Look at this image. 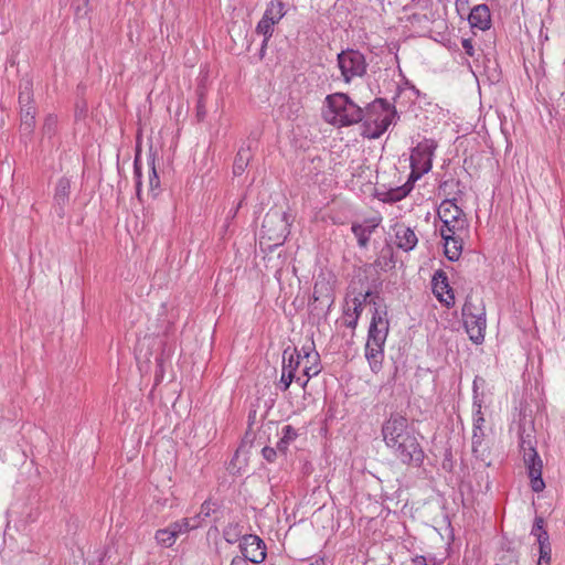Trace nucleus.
<instances>
[{
	"mask_svg": "<svg viewBox=\"0 0 565 565\" xmlns=\"http://www.w3.org/2000/svg\"><path fill=\"white\" fill-rule=\"evenodd\" d=\"M382 436L385 446L403 465L419 467L424 462L425 452L406 417L391 415L382 425Z\"/></svg>",
	"mask_w": 565,
	"mask_h": 565,
	"instance_id": "1",
	"label": "nucleus"
},
{
	"mask_svg": "<svg viewBox=\"0 0 565 565\" xmlns=\"http://www.w3.org/2000/svg\"><path fill=\"white\" fill-rule=\"evenodd\" d=\"M437 216L441 222L439 233L444 241L445 256L456 262L462 253L463 236L469 227L466 214L455 200L447 199L438 206Z\"/></svg>",
	"mask_w": 565,
	"mask_h": 565,
	"instance_id": "2",
	"label": "nucleus"
},
{
	"mask_svg": "<svg viewBox=\"0 0 565 565\" xmlns=\"http://www.w3.org/2000/svg\"><path fill=\"white\" fill-rule=\"evenodd\" d=\"M374 311L369 327L367 341L365 344V358L370 369L374 373H379L382 369L384 359V345L390 330L386 309L376 307L373 302Z\"/></svg>",
	"mask_w": 565,
	"mask_h": 565,
	"instance_id": "3",
	"label": "nucleus"
},
{
	"mask_svg": "<svg viewBox=\"0 0 565 565\" xmlns=\"http://www.w3.org/2000/svg\"><path fill=\"white\" fill-rule=\"evenodd\" d=\"M323 118L333 126L347 127L362 121L364 110L347 94L335 93L326 97Z\"/></svg>",
	"mask_w": 565,
	"mask_h": 565,
	"instance_id": "4",
	"label": "nucleus"
},
{
	"mask_svg": "<svg viewBox=\"0 0 565 565\" xmlns=\"http://www.w3.org/2000/svg\"><path fill=\"white\" fill-rule=\"evenodd\" d=\"M396 116L395 107L385 99L379 98L364 110V137L380 138L392 125Z\"/></svg>",
	"mask_w": 565,
	"mask_h": 565,
	"instance_id": "5",
	"label": "nucleus"
},
{
	"mask_svg": "<svg viewBox=\"0 0 565 565\" xmlns=\"http://www.w3.org/2000/svg\"><path fill=\"white\" fill-rule=\"evenodd\" d=\"M291 222L288 213L270 210L263 220L260 239H266L273 246L284 244L290 233Z\"/></svg>",
	"mask_w": 565,
	"mask_h": 565,
	"instance_id": "6",
	"label": "nucleus"
},
{
	"mask_svg": "<svg viewBox=\"0 0 565 565\" xmlns=\"http://www.w3.org/2000/svg\"><path fill=\"white\" fill-rule=\"evenodd\" d=\"M462 319L469 339L476 344L482 343L487 328L484 308L476 306L471 298H467L462 307Z\"/></svg>",
	"mask_w": 565,
	"mask_h": 565,
	"instance_id": "7",
	"label": "nucleus"
},
{
	"mask_svg": "<svg viewBox=\"0 0 565 565\" xmlns=\"http://www.w3.org/2000/svg\"><path fill=\"white\" fill-rule=\"evenodd\" d=\"M437 142L434 139H424L412 149L411 153V173L412 181L419 180L428 173L433 167V158Z\"/></svg>",
	"mask_w": 565,
	"mask_h": 565,
	"instance_id": "8",
	"label": "nucleus"
},
{
	"mask_svg": "<svg viewBox=\"0 0 565 565\" xmlns=\"http://www.w3.org/2000/svg\"><path fill=\"white\" fill-rule=\"evenodd\" d=\"M338 67L342 79L349 84L356 77L366 73L367 63L363 53L358 50L347 49L337 56Z\"/></svg>",
	"mask_w": 565,
	"mask_h": 565,
	"instance_id": "9",
	"label": "nucleus"
},
{
	"mask_svg": "<svg viewBox=\"0 0 565 565\" xmlns=\"http://www.w3.org/2000/svg\"><path fill=\"white\" fill-rule=\"evenodd\" d=\"M239 550L243 557L254 564L263 563L267 555L264 541L255 534H245L239 542Z\"/></svg>",
	"mask_w": 565,
	"mask_h": 565,
	"instance_id": "10",
	"label": "nucleus"
},
{
	"mask_svg": "<svg viewBox=\"0 0 565 565\" xmlns=\"http://www.w3.org/2000/svg\"><path fill=\"white\" fill-rule=\"evenodd\" d=\"M70 179L66 177L58 179L54 190L52 211L60 220H63L66 216L67 207L70 204Z\"/></svg>",
	"mask_w": 565,
	"mask_h": 565,
	"instance_id": "11",
	"label": "nucleus"
},
{
	"mask_svg": "<svg viewBox=\"0 0 565 565\" xmlns=\"http://www.w3.org/2000/svg\"><path fill=\"white\" fill-rule=\"evenodd\" d=\"M522 457L527 469L532 490L537 493L542 492L545 488V482L542 478L543 461L541 457L537 451L525 452Z\"/></svg>",
	"mask_w": 565,
	"mask_h": 565,
	"instance_id": "12",
	"label": "nucleus"
},
{
	"mask_svg": "<svg viewBox=\"0 0 565 565\" xmlns=\"http://www.w3.org/2000/svg\"><path fill=\"white\" fill-rule=\"evenodd\" d=\"M431 284L433 291L440 302L447 307L455 303L454 291L449 286L448 277L445 271L437 270L433 276Z\"/></svg>",
	"mask_w": 565,
	"mask_h": 565,
	"instance_id": "13",
	"label": "nucleus"
},
{
	"mask_svg": "<svg viewBox=\"0 0 565 565\" xmlns=\"http://www.w3.org/2000/svg\"><path fill=\"white\" fill-rule=\"evenodd\" d=\"M380 220H365L363 223H353L351 226V231L358 239V245L361 248H366L371 238V235L374 233L375 228L379 226Z\"/></svg>",
	"mask_w": 565,
	"mask_h": 565,
	"instance_id": "14",
	"label": "nucleus"
},
{
	"mask_svg": "<svg viewBox=\"0 0 565 565\" xmlns=\"http://www.w3.org/2000/svg\"><path fill=\"white\" fill-rule=\"evenodd\" d=\"M394 231L395 244L399 249H403L404 252H411L416 247L418 238L414 230L404 224H397Z\"/></svg>",
	"mask_w": 565,
	"mask_h": 565,
	"instance_id": "15",
	"label": "nucleus"
},
{
	"mask_svg": "<svg viewBox=\"0 0 565 565\" xmlns=\"http://www.w3.org/2000/svg\"><path fill=\"white\" fill-rule=\"evenodd\" d=\"M471 450L477 459L484 461L490 454L489 443L486 440L484 428H472Z\"/></svg>",
	"mask_w": 565,
	"mask_h": 565,
	"instance_id": "16",
	"label": "nucleus"
},
{
	"mask_svg": "<svg viewBox=\"0 0 565 565\" xmlns=\"http://www.w3.org/2000/svg\"><path fill=\"white\" fill-rule=\"evenodd\" d=\"M469 23L472 28L486 31L491 26V14L487 4L476 6L469 14Z\"/></svg>",
	"mask_w": 565,
	"mask_h": 565,
	"instance_id": "17",
	"label": "nucleus"
},
{
	"mask_svg": "<svg viewBox=\"0 0 565 565\" xmlns=\"http://www.w3.org/2000/svg\"><path fill=\"white\" fill-rule=\"evenodd\" d=\"M201 524L200 514L193 518H183L168 525L169 530L172 532L175 540L191 530L198 529Z\"/></svg>",
	"mask_w": 565,
	"mask_h": 565,
	"instance_id": "18",
	"label": "nucleus"
},
{
	"mask_svg": "<svg viewBox=\"0 0 565 565\" xmlns=\"http://www.w3.org/2000/svg\"><path fill=\"white\" fill-rule=\"evenodd\" d=\"M301 363V353L298 352L297 348H287L284 350L281 367L282 372L296 375V372Z\"/></svg>",
	"mask_w": 565,
	"mask_h": 565,
	"instance_id": "19",
	"label": "nucleus"
},
{
	"mask_svg": "<svg viewBox=\"0 0 565 565\" xmlns=\"http://www.w3.org/2000/svg\"><path fill=\"white\" fill-rule=\"evenodd\" d=\"M415 182L416 181H412V177L408 175L407 181L403 185L386 191L382 194L381 200L385 203H395L403 200L411 193Z\"/></svg>",
	"mask_w": 565,
	"mask_h": 565,
	"instance_id": "20",
	"label": "nucleus"
},
{
	"mask_svg": "<svg viewBox=\"0 0 565 565\" xmlns=\"http://www.w3.org/2000/svg\"><path fill=\"white\" fill-rule=\"evenodd\" d=\"M286 14L285 4L281 0H271L262 18L277 24Z\"/></svg>",
	"mask_w": 565,
	"mask_h": 565,
	"instance_id": "21",
	"label": "nucleus"
},
{
	"mask_svg": "<svg viewBox=\"0 0 565 565\" xmlns=\"http://www.w3.org/2000/svg\"><path fill=\"white\" fill-rule=\"evenodd\" d=\"M35 126V108L33 105L21 107L20 129L23 135H31Z\"/></svg>",
	"mask_w": 565,
	"mask_h": 565,
	"instance_id": "22",
	"label": "nucleus"
},
{
	"mask_svg": "<svg viewBox=\"0 0 565 565\" xmlns=\"http://www.w3.org/2000/svg\"><path fill=\"white\" fill-rule=\"evenodd\" d=\"M371 296H372V294L370 291H367L362 296V299H360L359 297H355L353 299V301H352L353 307L351 308L352 320H345L343 322L345 327H348L350 329L356 328L359 318L363 311V305L366 301V299Z\"/></svg>",
	"mask_w": 565,
	"mask_h": 565,
	"instance_id": "23",
	"label": "nucleus"
},
{
	"mask_svg": "<svg viewBox=\"0 0 565 565\" xmlns=\"http://www.w3.org/2000/svg\"><path fill=\"white\" fill-rule=\"evenodd\" d=\"M250 158H252V154H250L249 147L241 148L235 157V160H234L233 173L235 175H241L247 168Z\"/></svg>",
	"mask_w": 565,
	"mask_h": 565,
	"instance_id": "24",
	"label": "nucleus"
},
{
	"mask_svg": "<svg viewBox=\"0 0 565 565\" xmlns=\"http://www.w3.org/2000/svg\"><path fill=\"white\" fill-rule=\"evenodd\" d=\"M298 434L297 430L290 426L286 425L281 429V437L279 441L277 443V449L278 451L286 454L290 443H292L297 438Z\"/></svg>",
	"mask_w": 565,
	"mask_h": 565,
	"instance_id": "25",
	"label": "nucleus"
},
{
	"mask_svg": "<svg viewBox=\"0 0 565 565\" xmlns=\"http://www.w3.org/2000/svg\"><path fill=\"white\" fill-rule=\"evenodd\" d=\"M274 25L275 24L273 22L267 21V19L264 18H262L256 25V32L264 36L260 50L262 55L264 54L265 47L267 46V43L274 33Z\"/></svg>",
	"mask_w": 565,
	"mask_h": 565,
	"instance_id": "26",
	"label": "nucleus"
},
{
	"mask_svg": "<svg viewBox=\"0 0 565 565\" xmlns=\"http://www.w3.org/2000/svg\"><path fill=\"white\" fill-rule=\"evenodd\" d=\"M154 539L157 543L163 547H171L177 541L168 526L158 530L154 534Z\"/></svg>",
	"mask_w": 565,
	"mask_h": 565,
	"instance_id": "27",
	"label": "nucleus"
},
{
	"mask_svg": "<svg viewBox=\"0 0 565 565\" xmlns=\"http://www.w3.org/2000/svg\"><path fill=\"white\" fill-rule=\"evenodd\" d=\"M477 382H478V380L476 379L473 381L472 418L484 417L483 413H482L483 398L481 396H479V394L477 392Z\"/></svg>",
	"mask_w": 565,
	"mask_h": 565,
	"instance_id": "28",
	"label": "nucleus"
},
{
	"mask_svg": "<svg viewBox=\"0 0 565 565\" xmlns=\"http://www.w3.org/2000/svg\"><path fill=\"white\" fill-rule=\"evenodd\" d=\"M298 352L301 353V361H303V360L305 361H310V360L319 361V353L315 349L313 342H311L310 344L303 345L300 350H298Z\"/></svg>",
	"mask_w": 565,
	"mask_h": 565,
	"instance_id": "29",
	"label": "nucleus"
},
{
	"mask_svg": "<svg viewBox=\"0 0 565 565\" xmlns=\"http://www.w3.org/2000/svg\"><path fill=\"white\" fill-rule=\"evenodd\" d=\"M320 372H321L320 360L319 361H315V360L306 361V364L303 365V370H302V373L305 376L313 377V376H317Z\"/></svg>",
	"mask_w": 565,
	"mask_h": 565,
	"instance_id": "30",
	"label": "nucleus"
},
{
	"mask_svg": "<svg viewBox=\"0 0 565 565\" xmlns=\"http://www.w3.org/2000/svg\"><path fill=\"white\" fill-rule=\"evenodd\" d=\"M520 450L522 452V456L525 455V452H534L536 451V448L533 443V438L531 435L523 436L520 435Z\"/></svg>",
	"mask_w": 565,
	"mask_h": 565,
	"instance_id": "31",
	"label": "nucleus"
},
{
	"mask_svg": "<svg viewBox=\"0 0 565 565\" xmlns=\"http://www.w3.org/2000/svg\"><path fill=\"white\" fill-rule=\"evenodd\" d=\"M149 164L151 167V172L149 174V185L150 190L154 191L160 185L159 175L157 173L156 167H154V158L152 156L149 157Z\"/></svg>",
	"mask_w": 565,
	"mask_h": 565,
	"instance_id": "32",
	"label": "nucleus"
},
{
	"mask_svg": "<svg viewBox=\"0 0 565 565\" xmlns=\"http://www.w3.org/2000/svg\"><path fill=\"white\" fill-rule=\"evenodd\" d=\"M134 174L136 179V189L137 194H140L141 191V166H140V154L137 152L134 161Z\"/></svg>",
	"mask_w": 565,
	"mask_h": 565,
	"instance_id": "33",
	"label": "nucleus"
},
{
	"mask_svg": "<svg viewBox=\"0 0 565 565\" xmlns=\"http://www.w3.org/2000/svg\"><path fill=\"white\" fill-rule=\"evenodd\" d=\"M295 375L294 374H287L286 372L281 371V376L278 383V387L280 391L286 392L290 384L294 382Z\"/></svg>",
	"mask_w": 565,
	"mask_h": 565,
	"instance_id": "34",
	"label": "nucleus"
},
{
	"mask_svg": "<svg viewBox=\"0 0 565 565\" xmlns=\"http://www.w3.org/2000/svg\"><path fill=\"white\" fill-rule=\"evenodd\" d=\"M547 532L545 529H544V520L543 518L541 516H536L535 520H534V524L532 526V530H531V534L533 536H537V535H541L543 533Z\"/></svg>",
	"mask_w": 565,
	"mask_h": 565,
	"instance_id": "35",
	"label": "nucleus"
},
{
	"mask_svg": "<svg viewBox=\"0 0 565 565\" xmlns=\"http://www.w3.org/2000/svg\"><path fill=\"white\" fill-rule=\"evenodd\" d=\"M277 447L276 448H271V447H264L263 450H262V454H263V457L268 461V462H273L275 459H276V456H277Z\"/></svg>",
	"mask_w": 565,
	"mask_h": 565,
	"instance_id": "36",
	"label": "nucleus"
},
{
	"mask_svg": "<svg viewBox=\"0 0 565 565\" xmlns=\"http://www.w3.org/2000/svg\"><path fill=\"white\" fill-rule=\"evenodd\" d=\"M461 45L467 55H469V56L475 55V47H473V43H472L471 39H462Z\"/></svg>",
	"mask_w": 565,
	"mask_h": 565,
	"instance_id": "37",
	"label": "nucleus"
},
{
	"mask_svg": "<svg viewBox=\"0 0 565 565\" xmlns=\"http://www.w3.org/2000/svg\"><path fill=\"white\" fill-rule=\"evenodd\" d=\"M302 565H330V562L322 556H316L309 561L303 562Z\"/></svg>",
	"mask_w": 565,
	"mask_h": 565,
	"instance_id": "38",
	"label": "nucleus"
},
{
	"mask_svg": "<svg viewBox=\"0 0 565 565\" xmlns=\"http://www.w3.org/2000/svg\"><path fill=\"white\" fill-rule=\"evenodd\" d=\"M19 103L21 107H26V105L31 104V93L29 90L21 92L19 95Z\"/></svg>",
	"mask_w": 565,
	"mask_h": 565,
	"instance_id": "39",
	"label": "nucleus"
},
{
	"mask_svg": "<svg viewBox=\"0 0 565 565\" xmlns=\"http://www.w3.org/2000/svg\"><path fill=\"white\" fill-rule=\"evenodd\" d=\"M551 552H552L551 545L539 547V553H540L539 559L551 561Z\"/></svg>",
	"mask_w": 565,
	"mask_h": 565,
	"instance_id": "40",
	"label": "nucleus"
},
{
	"mask_svg": "<svg viewBox=\"0 0 565 565\" xmlns=\"http://www.w3.org/2000/svg\"><path fill=\"white\" fill-rule=\"evenodd\" d=\"M536 542L539 543V547H541V546H548V545H551V543H550V537H548V533H547V532H545V533H543V534H542V536H541V535H537V536H536Z\"/></svg>",
	"mask_w": 565,
	"mask_h": 565,
	"instance_id": "41",
	"label": "nucleus"
},
{
	"mask_svg": "<svg viewBox=\"0 0 565 565\" xmlns=\"http://www.w3.org/2000/svg\"><path fill=\"white\" fill-rule=\"evenodd\" d=\"M310 379L311 377L305 376L303 374L301 376H296L295 375L294 382L299 384L302 388H306V386H307L308 382L310 381Z\"/></svg>",
	"mask_w": 565,
	"mask_h": 565,
	"instance_id": "42",
	"label": "nucleus"
},
{
	"mask_svg": "<svg viewBox=\"0 0 565 565\" xmlns=\"http://www.w3.org/2000/svg\"><path fill=\"white\" fill-rule=\"evenodd\" d=\"M235 531V527L234 529H228V530H225L224 532V535H225V540L228 542V543H235L236 542V534L235 533H232Z\"/></svg>",
	"mask_w": 565,
	"mask_h": 565,
	"instance_id": "43",
	"label": "nucleus"
},
{
	"mask_svg": "<svg viewBox=\"0 0 565 565\" xmlns=\"http://www.w3.org/2000/svg\"><path fill=\"white\" fill-rule=\"evenodd\" d=\"M241 206H242V201H239V202L236 204V206H234V207H232V209L230 210V212H228V214H227V217H226V218H227V221L235 218V216H236V214H237L238 210L241 209Z\"/></svg>",
	"mask_w": 565,
	"mask_h": 565,
	"instance_id": "44",
	"label": "nucleus"
},
{
	"mask_svg": "<svg viewBox=\"0 0 565 565\" xmlns=\"http://www.w3.org/2000/svg\"><path fill=\"white\" fill-rule=\"evenodd\" d=\"M484 417L472 418V428H477V426L479 427V429L484 428Z\"/></svg>",
	"mask_w": 565,
	"mask_h": 565,
	"instance_id": "45",
	"label": "nucleus"
},
{
	"mask_svg": "<svg viewBox=\"0 0 565 565\" xmlns=\"http://www.w3.org/2000/svg\"><path fill=\"white\" fill-rule=\"evenodd\" d=\"M413 565H428L425 556L417 555L412 559Z\"/></svg>",
	"mask_w": 565,
	"mask_h": 565,
	"instance_id": "46",
	"label": "nucleus"
},
{
	"mask_svg": "<svg viewBox=\"0 0 565 565\" xmlns=\"http://www.w3.org/2000/svg\"><path fill=\"white\" fill-rule=\"evenodd\" d=\"M247 562L248 561L245 557L235 556L232 559L231 565H248Z\"/></svg>",
	"mask_w": 565,
	"mask_h": 565,
	"instance_id": "47",
	"label": "nucleus"
},
{
	"mask_svg": "<svg viewBox=\"0 0 565 565\" xmlns=\"http://www.w3.org/2000/svg\"><path fill=\"white\" fill-rule=\"evenodd\" d=\"M345 320H352L351 307H348V308L344 310V321H345Z\"/></svg>",
	"mask_w": 565,
	"mask_h": 565,
	"instance_id": "48",
	"label": "nucleus"
},
{
	"mask_svg": "<svg viewBox=\"0 0 565 565\" xmlns=\"http://www.w3.org/2000/svg\"><path fill=\"white\" fill-rule=\"evenodd\" d=\"M550 562H551V561H546V559H539V561H537V565H550Z\"/></svg>",
	"mask_w": 565,
	"mask_h": 565,
	"instance_id": "49",
	"label": "nucleus"
},
{
	"mask_svg": "<svg viewBox=\"0 0 565 565\" xmlns=\"http://www.w3.org/2000/svg\"><path fill=\"white\" fill-rule=\"evenodd\" d=\"M318 294V284L315 286V291H313V296H315V299L318 300L319 297L317 296Z\"/></svg>",
	"mask_w": 565,
	"mask_h": 565,
	"instance_id": "50",
	"label": "nucleus"
},
{
	"mask_svg": "<svg viewBox=\"0 0 565 565\" xmlns=\"http://www.w3.org/2000/svg\"><path fill=\"white\" fill-rule=\"evenodd\" d=\"M73 2L87 4L89 0H72Z\"/></svg>",
	"mask_w": 565,
	"mask_h": 565,
	"instance_id": "51",
	"label": "nucleus"
},
{
	"mask_svg": "<svg viewBox=\"0 0 565 565\" xmlns=\"http://www.w3.org/2000/svg\"><path fill=\"white\" fill-rule=\"evenodd\" d=\"M51 120H52V119H51V118H49V119H47V121H46V124H45V126H44V128H45V129H47V130L50 129V121H51Z\"/></svg>",
	"mask_w": 565,
	"mask_h": 565,
	"instance_id": "52",
	"label": "nucleus"
},
{
	"mask_svg": "<svg viewBox=\"0 0 565 565\" xmlns=\"http://www.w3.org/2000/svg\"><path fill=\"white\" fill-rule=\"evenodd\" d=\"M4 31H6V28H4V26H1V28H0V33H4Z\"/></svg>",
	"mask_w": 565,
	"mask_h": 565,
	"instance_id": "53",
	"label": "nucleus"
},
{
	"mask_svg": "<svg viewBox=\"0 0 565 565\" xmlns=\"http://www.w3.org/2000/svg\"><path fill=\"white\" fill-rule=\"evenodd\" d=\"M198 115L199 116L203 115V111L201 109H199Z\"/></svg>",
	"mask_w": 565,
	"mask_h": 565,
	"instance_id": "54",
	"label": "nucleus"
}]
</instances>
